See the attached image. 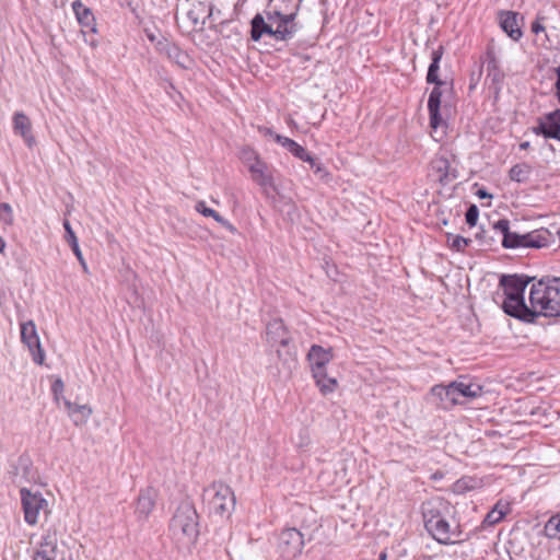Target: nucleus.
Instances as JSON below:
<instances>
[{
  "label": "nucleus",
  "instance_id": "f257e3e1",
  "mask_svg": "<svg viewBox=\"0 0 560 560\" xmlns=\"http://www.w3.org/2000/svg\"><path fill=\"white\" fill-rule=\"evenodd\" d=\"M528 280L520 276H502L500 285L503 289L504 300L502 302L503 311L515 318L533 322L536 312L530 310L524 301V291Z\"/></svg>",
  "mask_w": 560,
  "mask_h": 560
},
{
  "label": "nucleus",
  "instance_id": "f03ea898",
  "mask_svg": "<svg viewBox=\"0 0 560 560\" xmlns=\"http://www.w3.org/2000/svg\"><path fill=\"white\" fill-rule=\"evenodd\" d=\"M529 301L536 316H560V278L544 277L534 283Z\"/></svg>",
  "mask_w": 560,
  "mask_h": 560
},
{
  "label": "nucleus",
  "instance_id": "7ed1b4c3",
  "mask_svg": "<svg viewBox=\"0 0 560 560\" xmlns=\"http://www.w3.org/2000/svg\"><path fill=\"white\" fill-rule=\"evenodd\" d=\"M442 47L439 49H435L432 51V62L429 67L428 74H427V81L428 83H434L435 86L430 93L429 100H428V109L430 114V127L434 130H436L439 127L444 125V120L441 116L440 108H441V97L442 92L440 90V86L443 84V82L439 79L438 72L440 69V61L442 58Z\"/></svg>",
  "mask_w": 560,
  "mask_h": 560
},
{
  "label": "nucleus",
  "instance_id": "20e7f679",
  "mask_svg": "<svg viewBox=\"0 0 560 560\" xmlns=\"http://www.w3.org/2000/svg\"><path fill=\"white\" fill-rule=\"evenodd\" d=\"M209 512L219 516H230L235 508L233 490L223 482H213L203 492Z\"/></svg>",
  "mask_w": 560,
  "mask_h": 560
},
{
  "label": "nucleus",
  "instance_id": "39448f33",
  "mask_svg": "<svg viewBox=\"0 0 560 560\" xmlns=\"http://www.w3.org/2000/svg\"><path fill=\"white\" fill-rule=\"evenodd\" d=\"M422 515L424 526L432 537L440 544H453L457 536L455 530L451 529L448 522L441 516L439 510L432 502L422 504Z\"/></svg>",
  "mask_w": 560,
  "mask_h": 560
},
{
  "label": "nucleus",
  "instance_id": "423d86ee",
  "mask_svg": "<svg viewBox=\"0 0 560 560\" xmlns=\"http://www.w3.org/2000/svg\"><path fill=\"white\" fill-rule=\"evenodd\" d=\"M171 530L178 539L186 538L192 541L198 536V514L195 508L188 503L180 504L172 521Z\"/></svg>",
  "mask_w": 560,
  "mask_h": 560
},
{
  "label": "nucleus",
  "instance_id": "0eeeda50",
  "mask_svg": "<svg viewBox=\"0 0 560 560\" xmlns=\"http://www.w3.org/2000/svg\"><path fill=\"white\" fill-rule=\"evenodd\" d=\"M210 15V4L199 0H184L178 5L176 13V18L190 31L201 28Z\"/></svg>",
  "mask_w": 560,
  "mask_h": 560
},
{
  "label": "nucleus",
  "instance_id": "6e6552de",
  "mask_svg": "<svg viewBox=\"0 0 560 560\" xmlns=\"http://www.w3.org/2000/svg\"><path fill=\"white\" fill-rule=\"evenodd\" d=\"M33 560H72L65 545H59L55 529H48L43 536Z\"/></svg>",
  "mask_w": 560,
  "mask_h": 560
},
{
  "label": "nucleus",
  "instance_id": "1a4fd4ad",
  "mask_svg": "<svg viewBox=\"0 0 560 560\" xmlns=\"http://www.w3.org/2000/svg\"><path fill=\"white\" fill-rule=\"evenodd\" d=\"M304 539L296 528H287L281 532L278 539V551L284 560H293L301 555Z\"/></svg>",
  "mask_w": 560,
  "mask_h": 560
},
{
  "label": "nucleus",
  "instance_id": "9d476101",
  "mask_svg": "<svg viewBox=\"0 0 560 560\" xmlns=\"http://www.w3.org/2000/svg\"><path fill=\"white\" fill-rule=\"evenodd\" d=\"M21 499L25 522L30 525H35L39 512L47 506V501L40 494L32 493L25 488L21 489Z\"/></svg>",
  "mask_w": 560,
  "mask_h": 560
},
{
  "label": "nucleus",
  "instance_id": "9b49d317",
  "mask_svg": "<svg viewBox=\"0 0 560 560\" xmlns=\"http://www.w3.org/2000/svg\"><path fill=\"white\" fill-rule=\"evenodd\" d=\"M21 339L22 342L27 346L34 362L37 364H43L45 354L40 346L36 326L33 320H28L21 325Z\"/></svg>",
  "mask_w": 560,
  "mask_h": 560
},
{
  "label": "nucleus",
  "instance_id": "f8f14e48",
  "mask_svg": "<svg viewBox=\"0 0 560 560\" xmlns=\"http://www.w3.org/2000/svg\"><path fill=\"white\" fill-rule=\"evenodd\" d=\"M285 14L279 11L267 12V22L261 14H256L252 20L250 37L257 42L261 38L262 34H269L272 32L278 22L283 19Z\"/></svg>",
  "mask_w": 560,
  "mask_h": 560
},
{
  "label": "nucleus",
  "instance_id": "ddd939ff",
  "mask_svg": "<svg viewBox=\"0 0 560 560\" xmlns=\"http://www.w3.org/2000/svg\"><path fill=\"white\" fill-rule=\"evenodd\" d=\"M249 172L252 174L253 180L262 187L265 194H268V189L279 194V188L275 182L273 172L266 162H256L254 165H250Z\"/></svg>",
  "mask_w": 560,
  "mask_h": 560
},
{
  "label": "nucleus",
  "instance_id": "4468645a",
  "mask_svg": "<svg viewBox=\"0 0 560 560\" xmlns=\"http://www.w3.org/2000/svg\"><path fill=\"white\" fill-rule=\"evenodd\" d=\"M156 49L183 69H189L194 63L192 59L185 51L167 39L159 40Z\"/></svg>",
  "mask_w": 560,
  "mask_h": 560
},
{
  "label": "nucleus",
  "instance_id": "2eb2a0df",
  "mask_svg": "<svg viewBox=\"0 0 560 560\" xmlns=\"http://www.w3.org/2000/svg\"><path fill=\"white\" fill-rule=\"evenodd\" d=\"M454 382L448 385H435L430 390V398L436 407L448 410L457 405Z\"/></svg>",
  "mask_w": 560,
  "mask_h": 560
},
{
  "label": "nucleus",
  "instance_id": "dca6fc26",
  "mask_svg": "<svg viewBox=\"0 0 560 560\" xmlns=\"http://www.w3.org/2000/svg\"><path fill=\"white\" fill-rule=\"evenodd\" d=\"M332 349H325L322 346L313 345L307 353V361L310 362L312 375L323 377L320 374L326 370V365L332 360Z\"/></svg>",
  "mask_w": 560,
  "mask_h": 560
},
{
  "label": "nucleus",
  "instance_id": "f3484780",
  "mask_svg": "<svg viewBox=\"0 0 560 560\" xmlns=\"http://www.w3.org/2000/svg\"><path fill=\"white\" fill-rule=\"evenodd\" d=\"M534 131L537 135H542L545 138L560 140V109H556L540 118Z\"/></svg>",
  "mask_w": 560,
  "mask_h": 560
},
{
  "label": "nucleus",
  "instance_id": "a211bd4d",
  "mask_svg": "<svg viewBox=\"0 0 560 560\" xmlns=\"http://www.w3.org/2000/svg\"><path fill=\"white\" fill-rule=\"evenodd\" d=\"M431 175L442 185H447L456 178L455 170L451 168L448 159L444 155H436L430 164Z\"/></svg>",
  "mask_w": 560,
  "mask_h": 560
},
{
  "label": "nucleus",
  "instance_id": "6ab92c4d",
  "mask_svg": "<svg viewBox=\"0 0 560 560\" xmlns=\"http://www.w3.org/2000/svg\"><path fill=\"white\" fill-rule=\"evenodd\" d=\"M267 341L271 346L280 345L285 347L289 345L290 338L288 336L287 328L284 327L281 319H273L268 323L266 329Z\"/></svg>",
  "mask_w": 560,
  "mask_h": 560
},
{
  "label": "nucleus",
  "instance_id": "aec40b11",
  "mask_svg": "<svg viewBox=\"0 0 560 560\" xmlns=\"http://www.w3.org/2000/svg\"><path fill=\"white\" fill-rule=\"evenodd\" d=\"M156 491L153 488L141 490L136 503V514L140 520H145L155 505Z\"/></svg>",
  "mask_w": 560,
  "mask_h": 560
},
{
  "label": "nucleus",
  "instance_id": "412c9836",
  "mask_svg": "<svg viewBox=\"0 0 560 560\" xmlns=\"http://www.w3.org/2000/svg\"><path fill=\"white\" fill-rule=\"evenodd\" d=\"M553 234L547 229H539L524 234V246L530 248H542L553 243Z\"/></svg>",
  "mask_w": 560,
  "mask_h": 560
},
{
  "label": "nucleus",
  "instance_id": "4be33fe9",
  "mask_svg": "<svg viewBox=\"0 0 560 560\" xmlns=\"http://www.w3.org/2000/svg\"><path fill=\"white\" fill-rule=\"evenodd\" d=\"M295 14H285L283 19L278 22L276 28L272 30L269 35L273 36L276 39L287 40L293 36L296 31V25L294 23Z\"/></svg>",
  "mask_w": 560,
  "mask_h": 560
},
{
  "label": "nucleus",
  "instance_id": "5701e85b",
  "mask_svg": "<svg viewBox=\"0 0 560 560\" xmlns=\"http://www.w3.org/2000/svg\"><path fill=\"white\" fill-rule=\"evenodd\" d=\"M65 407L75 425L84 424L93 412L90 406L73 404L68 399H65Z\"/></svg>",
  "mask_w": 560,
  "mask_h": 560
},
{
  "label": "nucleus",
  "instance_id": "b1692460",
  "mask_svg": "<svg viewBox=\"0 0 560 560\" xmlns=\"http://www.w3.org/2000/svg\"><path fill=\"white\" fill-rule=\"evenodd\" d=\"M500 25L502 30L514 40L522 36L521 28L517 23V14L514 12H504L500 16Z\"/></svg>",
  "mask_w": 560,
  "mask_h": 560
},
{
  "label": "nucleus",
  "instance_id": "393cba45",
  "mask_svg": "<svg viewBox=\"0 0 560 560\" xmlns=\"http://www.w3.org/2000/svg\"><path fill=\"white\" fill-rule=\"evenodd\" d=\"M454 386L456 387L455 393H456V398H457L458 404L462 402V400H460L462 397L472 399V398L479 397L482 393V387L475 383H465L463 381H455Z\"/></svg>",
  "mask_w": 560,
  "mask_h": 560
},
{
  "label": "nucleus",
  "instance_id": "a878e982",
  "mask_svg": "<svg viewBox=\"0 0 560 560\" xmlns=\"http://www.w3.org/2000/svg\"><path fill=\"white\" fill-rule=\"evenodd\" d=\"M13 120L14 130L19 132L31 147L34 142V137L32 135V125L28 117L23 113H16Z\"/></svg>",
  "mask_w": 560,
  "mask_h": 560
},
{
  "label": "nucleus",
  "instance_id": "bb28decb",
  "mask_svg": "<svg viewBox=\"0 0 560 560\" xmlns=\"http://www.w3.org/2000/svg\"><path fill=\"white\" fill-rule=\"evenodd\" d=\"M63 228H65L66 233H67L66 238H67L68 243L70 244L73 254L75 255V257L80 261V265L82 266L83 271L88 272L89 269H88L86 262H85V260L83 258V255L81 253V249L79 247L78 238H77V236H75V234H74V232H73V230H72V228H71V225H70L68 220H66L63 222Z\"/></svg>",
  "mask_w": 560,
  "mask_h": 560
},
{
  "label": "nucleus",
  "instance_id": "cd10ccee",
  "mask_svg": "<svg viewBox=\"0 0 560 560\" xmlns=\"http://www.w3.org/2000/svg\"><path fill=\"white\" fill-rule=\"evenodd\" d=\"M532 174V166L527 163H518L515 164L510 170V178L517 183H525L529 179V176Z\"/></svg>",
  "mask_w": 560,
  "mask_h": 560
},
{
  "label": "nucleus",
  "instance_id": "c85d7f7f",
  "mask_svg": "<svg viewBox=\"0 0 560 560\" xmlns=\"http://www.w3.org/2000/svg\"><path fill=\"white\" fill-rule=\"evenodd\" d=\"M320 374L323 377L313 376L320 393L324 395L332 393L338 386L337 380L335 377H329L326 370H323Z\"/></svg>",
  "mask_w": 560,
  "mask_h": 560
},
{
  "label": "nucleus",
  "instance_id": "c756f323",
  "mask_svg": "<svg viewBox=\"0 0 560 560\" xmlns=\"http://www.w3.org/2000/svg\"><path fill=\"white\" fill-rule=\"evenodd\" d=\"M502 245L505 248H517L524 246V234L509 231L502 238Z\"/></svg>",
  "mask_w": 560,
  "mask_h": 560
},
{
  "label": "nucleus",
  "instance_id": "7c9ffc66",
  "mask_svg": "<svg viewBox=\"0 0 560 560\" xmlns=\"http://www.w3.org/2000/svg\"><path fill=\"white\" fill-rule=\"evenodd\" d=\"M545 534L548 538L560 539V515L551 516L545 525Z\"/></svg>",
  "mask_w": 560,
  "mask_h": 560
},
{
  "label": "nucleus",
  "instance_id": "2f4dec72",
  "mask_svg": "<svg viewBox=\"0 0 560 560\" xmlns=\"http://www.w3.org/2000/svg\"><path fill=\"white\" fill-rule=\"evenodd\" d=\"M240 159L243 163L250 170V165H254L256 162H262L259 155L250 148H243L240 153Z\"/></svg>",
  "mask_w": 560,
  "mask_h": 560
},
{
  "label": "nucleus",
  "instance_id": "473e14b6",
  "mask_svg": "<svg viewBox=\"0 0 560 560\" xmlns=\"http://www.w3.org/2000/svg\"><path fill=\"white\" fill-rule=\"evenodd\" d=\"M487 70H488V75L487 78L491 79V82L494 83V84H499L502 82L503 80V74L501 73V71L499 70L498 66H497V61L492 58L491 60L488 61V65H487Z\"/></svg>",
  "mask_w": 560,
  "mask_h": 560
},
{
  "label": "nucleus",
  "instance_id": "72a5a7b5",
  "mask_svg": "<svg viewBox=\"0 0 560 560\" xmlns=\"http://www.w3.org/2000/svg\"><path fill=\"white\" fill-rule=\"evenodd\" d=\"M0 221L5 225H12L14 221L12 207L7 202L0 203Z\"/></svg>",
  "mask_w": 560,
  "mask_h": 560
},
{
  "label": "nucleus",
  "instance_id": "f704fd0d",
  "mask_svg": "<svg viewBox=\"0 0 560 560\" xmlns=\"http://www.w3.org/2000/svg\"><path fill=\"white\" fill-rule=\"evenodd\" d=\"M471 240L465 238L463 236L456 235L452 237V242L450 243L451 248L457 252H464L465 248L470 244Z\"/></svg>",
  "mask_w": 560,
  "mask_h": 560
},
{
  "label": "nucleus",
  "instance_id": "c9c22d12",
  "mask_svg": "<svg viewBox=\"0 0 560 560\" xmlns=\"http://www.w3.org/2000/svg\"><path fill=\"white\" fill-rule=\"evenodd\" d=\"M77 19L84 26H91L94 22V16L89 8L77 14Z\"/></svg>",
  "mask_w": 560,
  "mask_h": 560
},
{
  "label": "nucleus",
  "instance_id": "e433bc0d",
  "mask_svg": "<svg viewBox=\"0 0 560 560\" xmlns=\"http://www.w3.org/2000/svg\"><path fill=\"white\" fill-rule=\"evenodd\" d=\"M479 210L477 206L471 205L466 211V222L469 226H475L478 220Z\"/></svg>",
  "mask_w": 560,
  "mask_h": 560
},
{
  "label": "nucleus",
  "instance_id": "4c0bfd02",
  "mask_svg": "<svg viewBox=\"0 0 560 560\" xmlns=\"http://www.w3.org/2000/svg\"><path fill=\"white\" fill-rule=\"evenodd\" d=\"M549 73L552 75V77H556V81H555V89H556V95H557V98L560 103V65L557 66V67H551L549 68Z\"/></svg>",
  "mask_w": 560,
  "mask_h": 560
},
{
  "label": "nucleus",
  "instance_id": "58836bf2",
  "mask_svg": "<svg viewBox=\"0 0 560 560\" xmlns=\"http://www.w3.org/2000/svg\"><path fill=\"white\" fill-rule=\"evenodd\" d=\"M503 518L502 512H497L495 510H491L485 517L483 523L487 525H494L499 523Z\"/></svg>",
  "mask_w": 560,
  "mask_h": 560
},
{
  "label": "nucleus",
  "instance_id": "ea45409f",
  "mask_svg": "<svg viewBox=\"0 0 560 560\" xmlns=\"http://www.w3.org/2000/svg\"><path fill=\"white\" fill-rule=\"evenodd\" d=\"M294 156L298 159L303 158L304 152L306 151L303 147L296 143L294 140L287 148Z\"/></svg>",
  "mask_w": 560,
  "mask_h": 560
},
{
  "label": "nucleus",
  "instance_id": "a19ab883",
  "mask_svg": "<svg viewBox=\"0 0 560 560\" xmlns=\"http://www.w3.org/2000/svg\"><path fill=\"white\" fill-rule=\"evenodd\" d=\"M197 212L201 213L205 217H212L215 210L208 208L205 201H198L195 206Z\"/></svg>",
  "mask_w": 560,
  "mask_h": 560
},
{
  "label": "nucleus",
  "instance_id": "79ce46f5",
  "mask_svg": "<svg viewBox=\"0 0 560 560\" xmlns=\"http://www.w3.org/2000/svg\"><path fill=\"white\" fill-rule=\"evenodd\" d=\"M493 229L504 235L510 231V222L505 219L499 220L493 224Z\"/></svg>",
  "mask_w": 560,
  "mask_h": 560
},
{
  "label": "nucleus",
  "instance_id": "37998d69",
  "mask_svg": "<svg viewBox=\"0 0 560 560\" xmlns=\"http://www.w3.org/2000/svg\"><path fill=\"white\" fill-rule=\"evenodd\" d=\"M211 218H213L218 223L228 229L231 233H234L236 231L235 228L226 219L221 217L217 211L213 213Z\"/></svg>",
  "mask_w": 560,
  "mask_h": 560
},
{
  "label": "nucleus",
  "instance_id": "c03bdc74",
  "mask_svg": "<svg viewBox=\"0 0 560 560\" xmlns=\"http://www.w3.org/2000/svg\"><path fill=\"white\" fill-rule=\"evenodd\" d=\"M211 218H213L218 223L228 229L231 233H234L236 231L235 228L226 219L221 217L217 211L213 213Z\"/></svg>",
  "mask_w": 560,
  "mask_h": 560
},
{
  "label": "nucleus",
  "instance_id": "a18cd8bd",
  "mask_svg": "<svg viewBox=\"0 0 560 560\" xmlns=\"http://www.w3.org/2000/svg\"><path fill=\"white\" fill-rule=\"evenodd\" d=\"M211 218H213L218 223L228 229L231 233H234L236 231L235 228L226 219L221 217L217 211L213 213Z\"/></svg>",
  "mask_w": 560,
  "mask_h": 560
},
{
  "label": "nucleus",
  "instance_id": "49530a36",
  "mask_svg": "<svg viewBox=\"0 0 560 560\" xmlns=\"http://www.w3.org/2000/svg\"><path fill=\"white\" fill-rule=\"evenodd\" d=\"M493 510H495L497 512H502L503 517H504L511 511L510 503L499 501L494 505Z\"/></svg>",
  "mask_w": 560,
  "mask_h": 560
},
{
  "label": "nucleus",
  "instance_id": "de8ad7c7",
  "mask_svg": "<svg viewBox=\"0 0 560 560\" xmlns=\"http://www.w3.org/2000/svg\"><path fill=\"white\" fill-rule=\"evenodd\" d=\"M300 160L310 163L313 170L318 164L316 160L307 151L304 152L303 158H301Z\"/></svg>",
  "mask_w": 560,
  "mask_h": 560
},
{
  "label": "nucleus",
  "instance_id": "09e8293b",
  "mask_svg": "<svg viewBox=\"0 0 560 560\" xmlns=\"http://www.w3.org/2000/svg\"><path fill=\"white\" fill-rule=\"evenodd\" d=\"M300 160L310 163L313 170L318 164L316 160L307 151L304 152L303 158H301Z\"/></svg>",
  "mask_w": 560,
  "mask_h": 560
},
{
  "label": "nucleus",
  "instance_id": "8fccbe9b",
  "mask_svg": "<svg viewBox=\"0 0 560 560\" xmlns=\"http://www.w3.org/2000/svg\"><path fill=\"white\" fill-rule=\"evenodd\" d=\"M300 160L310 163L313 170L318 164L316 160L307 151L304 152L303 158H301Z\"/></svg>",
  "mask_w": 560,
  "mask_h": 560
},
{
  "label": "nucleus",
  "instance_id": "3c124183",
  "mask_svg": "<svg viewBox=\"0 0 560 560\" xmlns=\"http://www.w3.org/2000/svg\"><path fill=\"white\" fill-rule=\"evenodd\" d=\"M300 160L310 163L313 170L318 164L316 160L307 151L304 152L303 158H301Z\"/></svg>",
  "mask_w": 560,
  "mask_h": 560
},
{
  "label": "nucleus",
  "instance_id": "603ef678",
  "mask_svg": "<svg viewBox=\"0 0 560 560\" xmlns=\"http://www.w3.org/2000/svg\"><path fill=\"white\" fill-rule=\"evenodd\" d=\"M63 390V383L61 380H57L52 385V392L55 394L56 399H58L59 394Z\"/></svg>",
  "mask_w": 560,
  "mask_h": 560
},
{
  "label": "nucleus",
  "instance_id": "864d4df0",
  "mask_svg": "<svg viewBox=\"0 0 560 560\" xmlns=\"http://www.w3.org/2000/svg\"><path fill=\"white\" fill-rule=\"evenodd\" d=\"M275 140L278 143H280L282 147H284V148H288L289 144L293 141L290 138H287V137H283V136H280V135H275Z\"/></svg>",
  "mask_w": 560,
  "mask_h": 560
},
{
  "label": "nucleus",
  "instance_id": "5fc2aeb1",
  "mask_svg": "<svg viewBox=\"0 0 560 560\" xmlns=\"http://www.w3.org/2000/svg\"><path fill=\"white\" fill-rule=\"evenodd\" d=\"M72 9L77 14H79L80 12H82L84 9H86V7L83 5V3L80 1V0H75L73 3H72Z\"/></svg>",
  "mask_w": 560,
  "mask_h": 560
},
{
  "label": "nucleus",
  "instance_id": "6e6d98bb",
  "mask_svg": "<svg viewBox=\"0 0 560 560\" xmlns=\"http://www.w3.org/2000/svg\"><path fill=\"white\" fill-rule=\"evenodd\" d=\"M544 30H545V27L538 21L533 22V24H532L533 33L538 34V33L542 32Z\"/></svg>",
  "mask_w": 560,
  "mask_h": 560
},
{
  "label": "nucleus",
  "instance_id": "4d7b16f0",
  "mask_svg": "<svg viewBox=\"0 0 560 560\" xmlns=\"http://www.w3.org/2000/svg\"><path fill=\"white\" fill-rule=\"evenodd\" d=\"M314 172L316 174H320L322 177H325L328 175L327 171L319 163L315 166Z\"/></svg>",
  "mask_w": 560,
  "mask_h": 560
},
{
  "label": "nucleus",
  "instance_id": "13d9d810",
  "mask_svg": "<svg viewBox=\"0 0 560 560\" xmlns=\"http://www.w3.org/2000/svg\"><path fill=\"white\" fill-rule=\"evenodd\" d=\"M477 196H478L479 198H482V199H483V198H491V195H490V194H488L485 189H479V190L477 191Z\"/></svg>",
  "mask_w": 560,
  "mask_h": 560
},
{
  "label": "nucleus",
  "instance_id": "bf43d9fd",
  "mask_svg": "<svg viewBox=\"0 0 560 560\" xmlns=\"http://www.w3.org/2000/svg\"><path fill=\"white\" fill-rule=\"evenodd\" d=\"M259 130H260L261 132H264V135H266V136H271V137H273V138H275V135H276V133H273V131H272L271 129H269V128H259Z\"/></svg>",
  "mask_w": 560,
  "mask_h": 560
},
{
  "label": "nucleus",
  "instance_id": "052dcab7",
  "mask_svg": "<svg viewBox=\"0 0 560 560\" xmlns=\"http://www.w3.org/2000/svg\"><path fill=\"white\" fill-rule=\"evenodd\" d=\"M529 148V142L525 141L520 144V149L527 150Z\"/></svg>",
  "mask_w": 560,
  "mask_h": 560
},
{
  "label": "nucleus",
  "instance_id": "680f3d73",
  "mask_svg": "<svg viewBox=\"0 0 560 560\" xmlns=\"http://www.w3.org/2000/svg\"><path fill=\"white\" fill-rule=\"evenodd\" d=\"M4 247H5V242H4V240L0 236V253H1V252H3Z\"/></svg>",
  "mask_w": 560,
  "mask_h": 560
},
{
  "label": "nucleus",
  "instance_id": "e2e57ef3",
  "mask_svg": "<svg viewBox=\"0 0 560 560\" xmlns=\"http://www.w3.org/2000/svg\"><path fill=\"white\" fill-rule=\"evenodd\" d=\"M386 558H387V556H386V553H385V552H382V553L380 555V560H386Z\"/></svg>",
  "mask_w": 560,
  "mask_h": 560
}]
</instances>
